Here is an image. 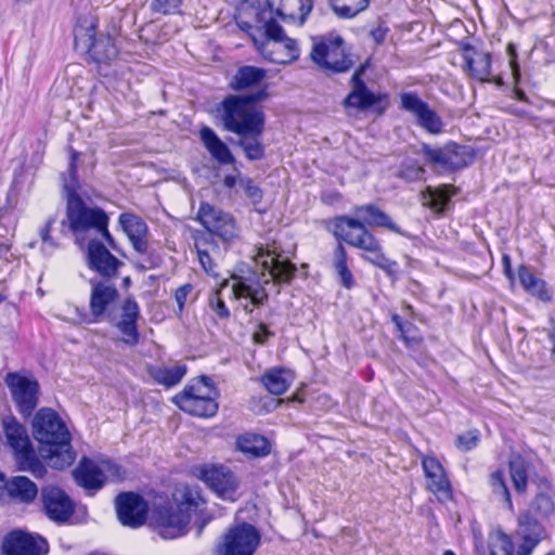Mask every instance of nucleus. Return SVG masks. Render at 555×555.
<instances>
[{
    "mask_svg": "<svg viewBox=\"0 0 555 555\" xmlns=\"http://www.w3.org/2000/svg\"><path fill=\"white\" fill-rule=\"evenodd\" d=\"M87 266L99 275L98 280L116 281L124 262L115 257L102 242L90 240L87 245Z\"/></svg>",
    "mask_w": 555,
    "mask_h": 555,
    "instance_id": "nucleus-18",
    "label": "nucleus"
},
{
    "mask_svg": "<svg viewBox=\"0 0 555 555\" xmlns=\"http://www.w3.org/2000/svg\"><path fill=\"white\" fill-rule=\"evenodd\" d=\"M37 494L36 483L25 476H15L7 481L5 496L22 503H29L35 500Z\"/></svg>",
    "mask_w": 555,
    "mask_h": 555,
    "instance_id": "nucleus-32",
    "label": "nucleus"
},
{
    "mask_svg": "<svg viewBox=\"0 0 555 555\" xmlns=\"http://www.w3.org/2000/svg\"><path fill=\"white\" fill-rule=\"evenodd\" d=\"M33 435L40 444L48 447L42 452L47 453L50 466L63 469L74 463L76 454L70 444V434L54 410L42 408L35 414Z\"/></svg>",
    "mask_w": 555,
    "mask_h": 555,
    "instance_id": "nucleus-4",
    "label": "nucleus"
},
{
    "mask_svg": "<svg viewBox=\"0 0 555 555\" xmlns=\"http://www.w3.org/2000/svg\"><path fill=\"white\" fill-rule=\"evenodd\" d=\"M196 219L207 230V233L216 235L224 243H229L237 236L234 218L209 203L201 204Z\"/></svg>",
    "mask_w": 555,
    "mask_h": 555,
    "instance_id": "nucleus-17",
    "label": "nucleus"
},
{
    "mask_svg": "<svg viewBox=\"0 0 555 555\" xmlns=\"http://www.w3.org/2000/svg\"><path fill=\"white\" fill-rule=\"evenodd\" d=\"M489 550L490 555H514V543L508 534L498 531L490 537Z\"/></svg>",
    "mask_w": 555,
    "mask_h": 555,
    "instance_id": "nucleus-43",
    "label": "nucleus"
},
{
    "mask_svg": "<svg viewBox=\"0 0 555 555\" xmlns=\"http://www.w3.org/2000/svg\"><path fill=\"white\" fill-rule=\"evenodd\" d=\"M41 499L47 516L56 522H65L74 513L69 496L57 487H44Z\"/></svg>",
    "mask_w": 555,
    "mask_h": 555,
    "instance_id": "nucleus-25",
    "label": "nucleus"
},
{
    "mask_svg": "<svg viewBox=\"0 0 555 555\" xmlns=\"http://www.w3.org/2000/svg\"><path fill=\"white\" fill-rule=\"evenodd\" d=\"M539 545V543H535L530 540H521V543L519 544L515 555H531L534 548Z\"/></svg>",
    "mask_w": 555,
    "mask_h": 555,
    "instance_id": "nucleus-59",
    "label": "nucleus"
},
{
    "mask_svg": "<svg viewBox=\"0 0 555 555\" xmlns=\"http://www.w3.org/2000/svg\"><path fill=\"white\" fill-rule=\"evenodd\" d=\"M351 90L344 99L345 108H354L360 112L374 111L378 115L385 113L388 105V95L386 93L372 92L364 81L350 83Z\"/></svg>",
    "mask_w": 555,
    "mask_h": 555,
    "instance_id": "nucleus-20",
    "label": "nucleus"
},
{
    "mask_svg": "<svg viewBox=\"0 0 555 555\" xmlns=\"http://www.w3.org/2000/svg\"><path fill=\"white\" fill-rule=\"evenodd\" d=\"M527 293L544 302H548L552 299V293L547 288L546 282L540 278L535 280Z\"/></svg>",
    "mask_w": 555,
    "mask_h": 555,
    "instance_id": "nucleus-52",
    "label": "nucleus"
},
{
    "mask_svg": "<svg viewBox=\"0 0 555 555\" xmlns=\"http://www.w3.org/2000/svg\"><path fill=\"white\" fill-rule=\"evenodd\" d=\"M311 59L318 65L335 73L347 72L353 66V60L346 49L345 40L337 34H330L314 43Z\"/></svg>",
    "mask_w": 555,
    "mask_h": 555,
    "instance_id": "nucleus-11",
    "label": "nucleus"
},
{
    "mask_svg": "<svg viewBox=\"0 0 555 555\" xmlns=\"http://www.w3.org/2000/svg\"><path fill=\"white\" fill-rule=\"evenodd\" d=\"M334 234L347 244L369 253V256H375L382 250L379 241L356 218L348 216L336 217L334 220Z\"/></svg>",
    "mask_w": 555,
    "mask_h": 555,
    "instance_id": "nucleus-13",
    "label": "nucleus"
},
{
    "mask_svg": "<svg viewBox=\"0 0 555 555\" xmlns=\"http://www.w3.org/2000/svg\"><path fill=\"white\" fill-rule=\"evenodd\" d=\"M263 68L244 65L241 66L230 81V88L234 91H243L257 87L266 77Z\"/></svg>",
    "mask_w": 555,
    "mask_h": 555,
    "instance_id": "nucleus-33",
    "label": "nucleus"
},
{
    "mask_svg": "<svg viewBox=\"0 0 555 555\" xmlns=\"http://www.w3.org/2000/svg\"><path fill=\"white\" fill-rule=\"evenodd\" d=\"M272 335L273 333L268 330L266 324L259 323L257 331L253 335V339L256 344L263 345Z\"/></svg>",
    "mask_w": 555,
    "mask_h": 555,
    "instance_id": "nucleus-57",
    "label": "nucleus"
},
{
    "mask_svg": "<svg viewBox=\"0 0 555 555\" xmlns=\"http://www.w3.org/2000/svg\"><path fill=\"white\" fill-rule=\"evenodd\" d=\"M256 9L260 20H264L263 33L258 41H276L291 39L283 27L272 17L279 16L283 22L298 23L302 26L313 9V0H242Z\"/></svg>",
    "mask_w": 555,
    "mask_h": 555,
    "instance_id": "nucleus-6",
    "label": "nucleus"
},
{
    "mask_svg": "<svg viewBox=\"0 0 555 555\" xmlns=\"http://www.w3.org/2000/svg\"><path fill=\"white\" fill-rule=\"evenodd\" d=\"M517 533L521 540L540 543L545 538V528L530 513H525L518 517Z\"/></svg>",
    "mask_w": 555,
    "mask_h": 555,
    "instance_id": "nucleus-37",
    "label": "nucleus"
},
{
    "mask_svg": "<svg viewBox=\"0 0 555 555\" xmlns=\"http://www.w3.org/2000/svg\"><path fill=\"white\" fill-rule=\"evenodd\" d=\"M198 260L201 262L202 268L204 271L212 276H217L218 273L216 271V262L215 259L218 258V256H215L212 254H207L205 249H202V251H196Z\"/></svg>",
    "mask_w": 555,
    "mask_h": 555,
    "instance_id": "nucleus-53",
    "label": "nucleus"
},
{
    "mask_svg": "<svg viewBox=\"0 0 555 555\" xmlns=\"http://www.w3.org/2000/svg\"><path fill=\"white\" fill-rule=\"evenodd\" d=\"M216 388L211 379L201 376L194 384L184 387L183 391L175 397L177 405L188 414L197 417H211L217 414L219 405L216 402Z\"/></svg>",
    "mask_w": 555,
    "mask_h": 555,
    "instance_id": "nucleus-10",
    "label": "nucleus"
},
{
    "mask_svg": "<svg viewBox=\"0 0 555 555\" xmlns=\"http://www.w3.org/2000/svg\"><path fill=\"white\" fill-rule=\"evenodd\" d=\"M425 169L416 160L408 159L402 162L397 172V177L406 182H416L424 179Z\"/></svg>",
    "mask_w": 555,
    "mask_h": 555,
    "instance_id": "nucleus-44",
    "label": "nucleus"
},
{
    "mask_svg": "<svg viewBox=\"0 0 555 555\" xmlns=\"http://www.w3.org/2000/svg\"><path fill=\"white\" fill-rule=\"evenodd\" d=\"M119 223L134 250L139 254H146L149 248L146 240L149 228L144 220L137 215L125 212L119 216Z\"/></svg>",
    "mask_w": 555,
    "mask_h": 555,
    "instance_id": "nucleus-27",
    "label": "nucleus"
},
{
    "mask_svg": "<svg viewBox=\"0 0 555 555\" xmlns=\"http://www.w3.org/2000/svg\"><path fill=\"white\" fill-rule=\"evenodd\" d=\"M220 293L221 291L217 289L210 295L209 307L220 319H228L230 317V311L221 299Z\"/></svg>",
    "mask_w": 555,
    "mask_h": 555,
    "instance_id": "nucleus-51",
    "label": "nucleus"
},
{
    "mask_svg": "<svg viewBox=\"0 0 555 555\" xmlns=\"http://www.w3.org/2000/svg\"><path fill=\"white\" fill-rule=\"evenodd\" d=\"M182 0H151L150 9L154 14L170 15L179 12Z\"/></svg>",
    "mask_w": 555,
    "mask_h": 555,
    "instance_id": "nucleus-48",
    "label": "nucleus"
},
{
    "mask_svg": "<svg viewBox=\"0 0 555 555\" xmlns=\"http://www.w3.org/2000/svg\"><path fill=\"white\" fill-rule=\"evenodd\" d=\"M268 98L266 89L249 94L225 96L217 107L222 128L236 135L259 133L266 126V114L258 103Z\"/></svg>",
    "mask_w": 555,
    "mask_h": 555,
    "instance_id": "nucleus-3",
    "label": "nucleus"
},
{
    "mask_svg": "<svg viewBox=\"0 0 555 555\" xmlns=\"http://www.w3.org/2000/svg\"><path fill=\"white\" fill-rule=\"evenodd\" d=\"M400 107L412 114L415 117L416 125L428 133L437 135L443 131L444 124L441 117L416 93H402L400 95Z\"/></svg>",
    "mask_w": 555,
    "mask_h": 555,
    "instance_id": "nucleus-19",
    "label": "nucleus"
},
{
    "mask_svg": "<svg viewBox=\"0 0 555 555\" xmlns=\"http://www.w3.org/2000/svg\"><path fill=\"white\" fill-rule=\"evenodd\" d=\"M489 483L492 489L493 494L501 499L504 505L512 511L513 502L511 499V493L507 488L506 481L504 479V474L502 470L493 472L489 477Z\"/></svg>",
    "mask_w": 555,
    "mask_h": 555,
    "instance_id": "nucleus-42",
    "label": "nucleus"
},
{
    "mask_svg": "<svg viewBox=\"0 0 555 555\" xmlns=\"http://www.w3.org/2000/svg\"><path fill=\"white\" fill-rule=\"evenodd\" d=\"M506 52L509 56V67L512 72V76L514 78L515 83L517 85L520 80V66L517 62V52H516V46L514 43H508L506 48Z\"/></svg>",
    "mask_w": 555,
    "mask_h": 555,
    "instance_id": "nucleus-54",
    "label": "nucleus"
},
{
    "mask_svg": "<svg viewBox=\"0 0 555 555\" xmlns=\"http://www.w3.org/2000/svg\"><path fill=\"white\" fill-rule=\"evenodd\" d=\"M508 468L515 490L520 494L525 493L528 486V464L518 456L509 461Z\"/></svg>",
    "mask_w": 555,
    "mask_h": 555,
    "instance_id": "nucleus-41",
    "label": "nucleus"
},
{
    "mask_svg": "<svg viewBox=\"0 0 555 555\" xmlns=\"http://www.w3.org/2000/svg\"><path fill=\"white\" fill-rule=\"evenodd\" d=\"M253 40L260 54L271 63L289 64L299 57V48L294 39L258 41L253 36Z\"/></svg>",
    "mask_w": 555,
    "mask_h": 555,
    "instance_id": "nucleus-24",
    "label": "nucleus"
},
{
    "mask_svg": "<svg viewBox=\"0 0 555 555\" xmlns=\"http://www.w3.org/2000/svg\"><path fill=\"white\" fill-rule=\"evenodd\" d=\"M89 310L77 312L81 323L91 324L107 322L122 335V343L130 347L139 344L140 332L138 322L141 318L140 306L133 295L126 296L119 306V313L114 308L120 294L116 281L90 279Z\"/></svg>",
    "mask_w": 555,
    "mask_h": 555,
    "instance_id": "nucleus-1",
    "label": "nucleus"
},
{
    "mask_svg": "<svg viewBox=\"0 0 555 555\" xmlns=\"http://www.w3.org/2000/svg\"><path fill=\"white\" fill-rule=\"evenodd\" d=\"M240 177H243L241 172H237V176L228 175L223 179V184L228 189H232L235 186L236 183H238Z\"/></svg>",
    "mask_w": 555,
    "mask_h": 555,
    "instance_id": "nucleus-64",
    "label": "nucleus"
},
{
    "mask_svg": "<svg viewBox=\"0 0 555 555\" xmlns=\"http://www.w3.org/2000/svg\"><path fill=\"white\" fill-rule=\"evenodd\" d=\"M463 70L473 79L490 82L492 56L490 52L478 49L470 43H462Z\"/></svg>",
    "mask_w": 555,
    "mask_h": 555,
    "instance_id": "nucleus-22",
    "label": "nucleus"
},
{
    "mask_svg": "<svg viewBox=\"0 0 555 555\" xmlns=\"http://www.w3.org/2000/svg\"><path fill=\"white\" fill-rule=\"evenodd\" d=\"M421 154L424 156L426 164L447 170L462 169L473 158V154L467 146L455 142H449L440 147H433L427 143H423L421 145Z\"/></svg>",
    "mask_w": 555,
    "mask_h": 555,
    "instance_id": "nucleus-14",
    "label": "nucleus"
},
{
    "mask_svg": "<svg viewBox=\"0 0 555 555\" xmlns=\"http://www.w3.org/2000/svg\"><path fill=\"white\" fill-rule=\"evenodd\" d=\"M387 31V28L378 26L371 31V37L377 44H382L386 39Z\"/></svg>",
    "mask_w": 555,
    "mask_h": 555,
    "instance_id": "nucleus-60",
    "label": "nucleus"
},
{
    "mask_svg": "<svg viewBox=\"0 0 555 555\" xmlns=\"http://www.w3.org/2000/svg\"><path fill=\"white\" fill-rule=\"evenodd\" d=\"M517 275H518V280H519L520 285L524 287V289L526 292L531 287V285L538 279V276L534 275L532 270L529 267L525 266V264H521L518 268Z\"/></svg>",
    "mask_w": 555,
    "mask_h": 555,
    "instance_id": "nucleus-55",
    "label": "nucleus"
},
{
    "mask_svg": "<svg viewBox=\"0 0 555 555\" xmlns=\"http://www.w3.org/2000/svg\"><path fill=\"white\" fill-rule=\"evenodd\" d=\"M198 478L219 498L232 502L236 500L240 480L228 466L222 464H205L199 468Z\"/></svg>",
    "mask_w": 555,
    "mask_h": 555,
    "instance_id": "nucleus-16",
    "label": "nucleus"
},
{
    "mask_svg": "<svg viewBox=\"0 0 555 555\" xmlns=\"http://www.w3.org/2000/svg\"><path fill=\"white\" fill-rule=\"evenodd\" d=\"M366 65H360L351 76L350 83H357V81H364L362 79L363 74L365 73Z\"/></svg>",
    "mask_w": 555,
    "mask_h": 555,
    "instance_id": "nucleus-62",
    "label": "nucleus"
},
{
    "mask_svg": "<svg viewBox=\"0 0 555 555\" xmlns=\"http://www.w3.org/2000/svg\"><path fill=\"white\" fill-rule=\"evenodd\" d=\"M116 35V28L113 29V33H99L94 22L85 20L74 29L75 49L86 53L89 61L95 64H109L119 52L115 44Z\"/></svg>",
    "mask_w": 555,
    "mask_h": 555,
    "instance_id": "nucleus-9",
    "label": "nucleus"
},
{
    "mask_svg": "<svg viewBox=\"0 0 555 555\" xmlns=\"http://www.w3.org/2000/svg\"><path fill=\"white\" fill-rule=\"evenodd\" d=\"M2 551L5 555H43L48 553V543L40 537L14 530L4 537Z\"/></svg>",
    "mask_w": 555,
    "mask_h": 555,
    "instance_id": "nucleus-23",
    "label": "nucleus"
},
{
    "mask_svg": "<svg viewBox=\"0 0 555 555\" xmlns=\"http://www.w3.org/2000/svg\"><path fill=\"white\" fill-rule=\"evenodd\" d=\"M454 194L455 188L453 185L443 184L437 189L427 186L422 192V198L425 201L424 205L438 214H442Z\"/></svg>",
    "mask_w": 555,
    "mask_h": 555,
    "instance_id": "nucleus-35",
    "label": "nucleus"
},
{
    "mask_svg": "<svg viewBox=\"0 0 555 555\" xmlns=\"http://www.w3.org/2000/svg\"><path fill=\"white\" fill-rule=\"evenodd\" d=\"M4 383L10 391L16 411L28 418L39 404L40 385L38 380L18 372H9Z\"/></svg>",
    "mask_w": 555,
    "mask_h": 555,
    "instance_id": "nucleus-12",
    "label": "nucleus"
},
{
    "mask_svg": "<svg viewBox=\"0 0 555 555\" xmlns=\"http://www.w3.org/2000/svg\"><path fill=\"white\" fill-rule=\"evenodd\" d=\"M238 184L243 188L246 196L253 204H258L262 201L263 192L249 177H240Z\"/></svg>",
    "mask_w": 555,
    "mask_h": 555,
    "instance_id": "nucleus-49",
    "label": "nucleus"
},
{
    "mask_svg": "<svg viewBox=\"0 0 555 555\" xmlns=\"http://www.w3.org/2000/svg\"><path fill=\"white\" fill-rule=\"evenodd\" d=\"M186 365L175 366L154 365L147 369L150 376L159 385L167 388L178 385L186 374Z\"/></svg>",
    "mask_w": 555,
    "mask_h": 555,
    "instance_id": "nucleus-34",
    "label": "nucleus"
},
{
    "mask_svg": "<svg viewBox=\"0 0 555 555\" xmlns=\"http://www.w3.org/2000/svg\"><path fill=\"white\" fill-rule=\"evenodd\" d=\"M73 475L76 482L89 491L100 490L106 481L103 468L88 457L81 459Z\"/></svg>",
    "mask_w": 555,
    "mask_h": 555,
    "instance_id": "nucleus-29",
    "label": "nucleus"
},
{
    "mask_svg": "<svg viewBox=\"0 0 555 555\" xmlns=\"http://www.w3.org/2000/svg\"><path fill=\"white\" fill-rule=\"evenodd\" d=\"M260 543V533L255 526L242 524L230 528L217 547V555H254Z\"/></svg>",
    "mask_w": 555,
    "mask_h": 555,
    "instance_id": "nucleus-15",
    "label": "nucleus"
},
{
    "mask_svg": "<svg viewBox=\"0 0 555 555\" xmlns=\"http://www.w3.org/2000/svg\"><path fill=\"white\" fill-rule=\"evenodd\" d=\"M199 139L210 156L220 165H233L236 159L230 147L208 126L199 130Z\"/></svg>",
    "mask_w": 555,
    "mask_h": 555,
    "instance_id": "nucleus-30",
    "label": "nucleus"
},
{
    "mask_svg": "<svg viewBox=\"0 0 555 555\" xmlns=\"http://www.w3.org/2000/svg\"><path fill=\"white\" fill-rule=\"evenodd\" d=\"M365 261L371 262L375 267L385 271V273L392 280L396 281L399 274V264L397 261L391 260L385 256L383 250H380L375 256H363Z\"/></svg>",
    "mask_w": 555,
    "mask_h": 555,
    "instance_id": "nucleus-45",
    "label": "nucleus"
},
{
    "mask_svg": "<svg viewBox=\"0 0 555 555\" xmlns=\"http://www.w3.org/2000/svg\"><path fill=\"white\" fill-rule=\"evenodd\" d=\"M391 321L392 323L396 325L398 332L401 333V337L402 338H405L404 337V333H405V328H404V322L402 321V319L400 318V315H398L397 313H393L391 315Z\"/></svg>",
    "mask_w": 555,
    "mask_h": 555,
    "instance_id": "nucleus-63",
    "label": "nucleus"
},
{
    "mask_svg": "<svg viewBox=\"0 0 555 555\" xmlns=\"http://www.w3.org/2000/svg\"><path fill=\"white\" fill-rule=\"evenodd\" d=\"M69 164L67 175H63V189L66 197V220L62 224L68 222L69 230L73 233H81L90 229H95L108 225V216L100 207H88L77 193L78 178H77V162L79 152L72 146L68 147Z\"/></svg>",
    "mask_w": 555,
    "mask_h": 555,
    "instance_id": "nucleus-5",
    "label": "nucleus"
},
{
    "mask_svg": "<svg viewBox=\"0 0 555 555\" xmlns=\"http://www.w3.org/2000/svg\"><path fill=\"white\" fill-rule=\"evenodd\" d=\"M531 509L540 517L548 518L555 512L554 500L550 494L539 492L531 503Z\"/></svg>",
    "mask_w": 555,
    "mask_h": 555,
    "instance_id": "nucleus-46",
    "label": "nucleus"
},
{
    "mask_svg": "<svg viewBox=\"0 0 555 555\" xmlns=\"http://www.w3.org/2000/svg\"><path fill=\"white\" fill-rule=\"evenodd\" d=\"M422 466L428 481V489L441 499H451V485L440 462L427 455L423 457Z\"/></svg>",
    "mask_w": 555,
    "mask_h": 555,
    "instance_id": "nucleus-26",
    "label": "nucleus"
},
{
    "mask_svg": "<svg viewBox=\"0 0 555 555\" xmlns=\"http://www.w3.org/2000/svg\"><path fill=\"white\" fill-rule=\"evenodd\" d=\"M203 503L204 501L197 491L186 489L178 504L155 506L152 511L151 521L160 537L176 539L186 533L191 513Z\"/></svg>",
    "mask_w": 555,
    "mask_h": 555,
    "instance_id": "nucleus-7",
    "label": "nucleus"
},
{
    "mask_svg": "<svg viewBox=\"0 0 555 555\" xmlns=\"http://www.w3.org/2000/svg\"><path fill=\"white\" fill-rule=\"evenodd\" d=\"M118 520L127 527L138 528L146 520L147 504L133 492L120 493L115 499Z\"/></svg>",
    "mask_w": 555,
    "mask_h": 555,
    "instance_id": "nucleus-21",
    "label": "nucleus"
},
{
    "mask_svg": "<svg viewBox=\"0 0 555 555\" xmlns=\"http://www.w3.org/2000/svg\"><path fill=\"white\" fill-rule=\"evenodd\" d=\"M261 380L269 392L280 396L289 388L293 376L287 370L274 367L266 372Z\"/></svg>",
    "mask_w": 555,
    "mask_h": 555,
    "instance_id": "nucleus-36",
    "label": "nucleus"
},
{
    "mask_svg": "<svg viewBox=\"0 0 555 555\" xmlns=\"http://www.w3.org/2000/svg\"><path fill=\"white\" fill-rule=\"evenodd\" d=\"M480 440L479 431L477 429L466 431L462 435H459L455 441L457 449L463 452L470 451L475 449Z\"/></svg>",
    "mask_w": 555,
    "mask_h": 555,
    "instance_id": "nucleus-50",
    "label": "nucleus"
},
{
    "mask_svg": "<svg viewBox=\"0 0 555 555\" xmlns=\"http://www.w3.org/2000/svg\"><path fill=\"white\" fill-rule=\"evenodd\" d=\"M264 128H261L259 133H248L246 135H238L236 145L244 152L248 160H260L266 155V147L261 141Z\"/></svg>",
    "mask_w": 555,
    "mask_h": 555,
    "instance_id": "nucleus-38",
    "label": "nucleus"
},
{
    "mask_svg": "<svg viewBox=\"0 0 555 555\" xmlns=\"http://www.w3.org/2000/svg\"><path fill=\"white\" fill-rule=\"evenodd\" d=\"M354 214L365 227L385 228L401 236L409 237L408 233L403 231L396 222L392 221L389 215L379 209L374 204H366L354 207Z\"/></svg>",
    "mask_w": 555,
    "mask_h": 555,
    "instance_id": "nucleus-28",
    "label": "nucleus"
},
{
    "mask_svg": "<svg viewBox=\"0 0 555 555\" xmlns=\"http://www.w3.org/2000/svg\"><path fill=\"white\" fill-rule=\"evenodd\" d=\"M2 429L17 469L28 472L36 478L42 477L47 468L38 457L26 427L9 414L2 418Z\"/></svg>",
    "mask_w": 555,
    "mask_h": 555,
    "instance_id": "nucleus-8",
    "label": "nucleus"
},
{
    "mask_svg": "<svg viewBox=\"0 0 555 555\" xmlns=\"http://www.w3.org/2000/svg\"><path fill=\"white\" fill-rule=\"evenodd\" d=\"M216 235L211 233H203L195 237V248L196 251H202L205 249L207 254H212L215 256H220V247L216 242Z\"/></svg>",
    "mask_w": 555,
    "mask_h": 555,
    "instance_id": "nucleus-47",
    "label": "nucleus"
},
{
    "mask_svg": "<svg viewBox=\"0 0 555 555\" xmlns=\"http://www.w3.org/2000/svg\"><path fill=\"white\" fill-rule=\"evenodd\" d=\"M56 222V217L51 216L44 223L43 228L40 230L39 235L41 237V241L43 244H47L53 248L57 246V244L54 242V240L51 236V229L53 224Z\"/></svg>",
    "mask_w": 555,
    "mask_h": 555,
    "instance_id": "nucleus-56",
    "label": "nucleus"
},
{
    "mask_svg": "<svg viewBox=\"0 0 555 555\" xmlns=\"http://www.w3.org/2000/svg\"><path fill=\"white\" fill-rule=\"evenodd\" d=\"M236 450L248 459L264 457L271 452L269 440L259 434L245 433L240 435L235 441Z\"/></svg>",
    "mask_w": 555,
    "mask_h": 555,
    "instance_id": "nucleus-31",
    "label": "nucleus"
},
{
    "mask_svg": "<svg viewBox=\"0 0 555 555\" xmlns=\"http://www.w3.org/2000/svg\"><path fill=\"white\" fill-rule=\"evenodd\" d=\"M254 259L258 266L266 270L271 279H264V273L250 272L245 276L233 275L232 292L235 298H248L254 307L263 306L269 295L266 285L289 284L297 272V267L289 259L283 257L276 247L260 245L255 248Z\"/></svg>",
    "mask_w": 555,
    "mask_h": 555,
    "instance_id": "nucleus-2",
    "label": "nucleus"
},
{
    "mask_svg": "<svg viewBox=\"0 0 555 555\" xmlns=\"http://www.w3.org/2000/svg\"><path fill=\"white\" fill-rule=\"evenodd\" d=\"M347 261V251L341 244H338L334 250L333 267L339 279L340 285L347 289H351L356 285V280Z\"/></svg>",
    "mask_w": 555,
    "mask_h": 555,
    "instance_id": "nucleus-39",
    "label": "nucleus"
},
{
    "mask_svg": "<svg viewBox=\"0 0 555 555\" xmlns=\"http://www.w3.org/2000/svg\"><path fill=\"white\" fill-rule=\"evenodd\" d=\"M370 0H331L335 14L340 18H352L364 11Z\"/></svg>",
    "mask_w": 555,
    "mask_h": 555,
    "instance_id": "nucleus-40",
    "label": "nucleus"
},
{
    "mask_svg": "<svg viewBox=\"0 0 555 555\" xmlns=\"http://www.w3.org/2000/svg\"><path fill=\"white\" fill-rule=\"evenodd\" d=\"M191 291H192L191 284H184V285L178 287V289L176 291L175 299L180 309H182L184 307L188 295L190 294Z\"/></svg>",
    "mask_w": 555,
    "mask_h": 555,
    "instance_id": "nucleus-58",
    "label": "nucleus"
},
{
    "mask_svg": "<svg viewBox=\"0 0 555 555\" xmlns=\"http://www.w3.org/2000/svg\"><path fill=\"white\" fill-rule=\"evenodd\" d=\"M102 236L105 238L106 243L108 244V246L116 250V251H119V248L117 247V244L114 240V237L111 235L109 231H108V225H105L104 228H100L98 230Z\"/></svg>",
    "mask_w": 555,
    "mask_h": 555,
    "instance_id": "nucleus-61",
    "label": "nucleus"
}]
</instances>
